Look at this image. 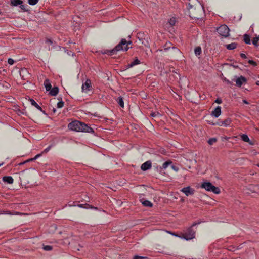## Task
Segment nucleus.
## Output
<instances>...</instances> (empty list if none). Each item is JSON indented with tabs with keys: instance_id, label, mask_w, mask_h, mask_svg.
<instances>
[{
	"instance_id": "obj_14",
	"label": "nucleus",
	"mask_w": 259,
	"mask_h": 259,
	"mask_svg": "<svg viewBox=\"0 0 259 259\" xmlns=\"http://www.w3.org/2000/svg\"><path fill=\"white\" fill-rule=\"evenodd\" d=\"M59 92V89L57 87H54L49 91V94L52 96L57 95Z\"/></svg>"
},
{
	"instance_id": "obj_29",
	"label": "nucleus",
	"mask_w": 259,
	"mask_h": 259,
	"mask_svg": "<svg viewBox=\"0 0 259 259\" xmlns=\"http://www.w3.org/2000/svg\"><path fill=\"white\" fill-rule=\"evenodd\" d=\"M117 102L122 108L124 107V102L123 98L121 97H119L117 98Z\"/></svg>"
},
{
	"instance_id": "obj_23",
	"label": "nucleus",
	"mask_w": 259,
	"mask_h": 259,
	"mask_svg": "<svg viewBox=\"0 0 259 259\" xmlns=\"http://www.w3.org/2000/svg\"><path fill=\"white\" fill-rule=\"evenodd\" d=\"M30 102L31 104L33 106H35L37 109H38V110H39L40 111L42 110L41 107L39 105H38L37 104V103L33 99H30Z\"/></svg>"
},
{
	"instance_id": "obj_26",
	"label": "nucleus",
	"mask_w": 259,
	"mask_h": 259,
	"mask_svg": "<svg viewBox=\"0 0 259 259\" xmlns=\"http://www.w3.org/2000/svg\"><path fill=\"white\" fill-rule=\"evenodd\" d=\"M171 54H179L180 53V51L179 49L175 47H172L171 48Z\"/></svg>"
},
{
	"instance_id": "obj_35",
	"label": "nucleus",
	"mask_w": 259,
	"mask_h": 259,
	"mask_svg": "<svg viewBox=\"0 0 259 259\" xmlns=\"http://www.w3.org/2000/svg\"><path fill=\"white\" fill-rule=\"evenodd\" d=\"M38 0H28V3L31 5H34L37 3Z\"/></svg>"
},
{
	"instance_id": "obj_34",
	"label": "nucleus",
	"mask_w": 259,
	"mask_h": 259,
	"mask_svg": "<svg viewBox=\"0 0 259 259\" xmlns=\"http://www.w3.org/2000/svg\"><path fill=\"white\" fill-rule=\"evenodd\" d=\"M171 43L170 42H167L164 45V50H168L171 47Z\"/></svg>"
},
{
	"instance_id": "obj_55",
	"label": "nucleus",
	"mask_w": 259,
	"mask_h": 259,
	"mask_svg": "<svg viewBox=\"0 0 259 259\" xmlns=\"http://www.w3.org/2000/svg\"><path fill=\"white\" fill-rule=\"evenodd\" d=\"M173 235H175L176 236H178L177 235H175L174 234H172Z\"/></svg>"
},
{
	"instance_id": "obj_25",
	"label": "nucleus",
	"mask_w": 259,
	"mask_h": 259,
	"mask_svg": "<svg viewBox=\"0 0 259 259\" xmlns=\"http://www.w3.org/2000/svg\"><path fill=\"white\" fill-rule=\"evenodd\" d=\"M11 3L12 5L17 6L19 5H21L22 1L21 0H12Z\"/></svg>"
},
{
	"instance_id": "obj_45",
	"label": "nucleus",
	"mask_w": 259,
	"mask_h": 259,
	"mask_svg": "<svg viewBox=\"0 0 259 259\" xmlns=\"http://www.w3.org/2000/svg\"><path fill=\"white\" fill-rule=\"evenodd\" d=\"M41 156V154H38L36 155L34 158H33V159L36 160L37 158H38V157H39Z\"/></svg>"
},
{
	"instance_id": "obj_51",
	"label": "nucleus",
	"mask_w": 259,
	"mask_h": 259,
	"mask_svg": "<svg viewBox=\"0 0 259 259\" xmlns=\"http://www.w3.org/2000/svg\"><path fill=\"white\" fill-rule=\"evenodd\" d=\"M256 84L257 85H259V81H257L256 82Z\"/></svg>"
},
{
	"instance_id": "obj_44",
	"label": "nucleus",
	"mask_w": 259,
	"mask_h": 259,
	"mask_svg": "<svg viewBox=\"0 0 259 259\" xmlns=\"http://www.w3.org/2000/svg\"><path fill=\"white\" fill-rule=\"evenodd\" d=\"M222 102V100L220 98H217L215 101V102L218 104H221Z\"/></svg>"
},
{
	"instance_id": "obj_43",
	"label": "nucleus",
	"mask_w": 259,
	"mask_h": 259,
	"mask_svg": "<svg viewBox=\"0 0 259 259\" xmlns=\"http://www.w3.org/2000/svg\"><path fill=\"white\" fill-rule=\"evenodd\" d=\"M34 160V159H33V158H31V159H29L26 161H25V162H24L23 163H21L20 164V165H22L26 162H30V161H33Z\"/></svg>"
},
{
	"instance_id": "obj_54",
	"label": "nucleus",
	"mask_w": 259,
	"mask_h": 259,
	"mask_svg": "<svg viewBox=\"0 0 259 259\" xmlns=\"http://www.w3.org/2000/svg\"><path fill=\"white\" fill-rule=\"evenodd\" d=\"M235 68H236L237 67L236 66H234V65H232Z\"/></svg>"
},
{
	"instance_id": "obj_56",
	"label": "nucleus",
	"mask_w": 259,
	"mask_h": 259,
	"mask_svg": "<svg viewBox=\"0 0 259 259\" xmlns=\"http://www.w3.org/2000/svg\"><path fill=\"white\" fill-rule=\"evenodd\" d=\"M69 206H72V205H71V204H69Z\"/></svg>"
},
{
	"instance_id": "obj_6",
	"label": "nucleus",
	"mask_w": 259,
	"mask_h": 259,
	"mask_svg": "<svg viewBox=\"0 0 259 259\" xmlns=\"http://www.w3.org/2000/svg\"><path fill=\"white\" fill-rule=\"evenodd\" d=\"M218 33L221 36L227 37L229 35L230 29L226 25H222L217 29Z\"/></svg>"
},
{
	"instance_id": "obj_41",
	"label": "nucleus",
	"mask_w": 259,
	"mask_h": 259,
	"mask_svg": "<svg viewBox=\"0 0 259 259\" xmlns=\"http://www.w3.org/2000/svg\"><path fill=\"white\" fill-rule=\"evenodd\" d=\"M248 62L250 64L252 65L253 66H256V63L255 62H254V61H253V60H249L248 61Z\"/></svg>"
},
{
	"instance_id": "obj_15",
	"label": "nucleus",
	"mask_w": 259,
	"mask_h": 259,
	"mask_svg": "<svg viewBox=\"0 0 259 259\" xmlns=\"http://www.w3.org/2000/svg\"><path fill=\"white\" fill-rule=\"evenodd\" d=\"M78 207H81V208H86V209H89V208H91V209H96V210H97L98 209V208L97 207H94L92 205H90L88 204H78L77 205Z\"/></svg>"
},
{
	"instance_id": "obj_49",
	"label": "nucleus",
	"mask_w": 259,
	"mask_h": 259,
	"mask_svg": "<svg viewBox=\"0 0 259 259\" xmlns=\"http://www.w3.org/2000/svg\"><path fill=\"white\" fill-rule=\"evenodd\" d=\"M20 8L22 9V10H24L25 9V6L24 5H21L20 6Z\"/></svg>"
},
{
	"instance_id": "obj_5",
	"label": "nucleus",
	"mask_w": 259,
	"mask_h": 259,
	"mask_svg": "<svg viewBox=\"0 0 259 259\" xmlns=\"http://www.w3.org/2000/svg\"><path fill=\"white\" fill-rule=\"evenodd\" d=\"M201 187L204 188L208 191H211L215 194H219L220 193V189L213 186L210 182H204L201 185Z\"/></svg>"
},
{
	"instance_id": "obj_33",
	"label": "nucleus",
	"mask_w": 259,
	"mask_h": 259,
	"mask_svg": "<svg viewBox=\"0 0 259 259\" xmlns=\"http://www.w3.org/2000/svg\"><path fill=\"white\" fill-rule=\"evenodd\" d=\"M43 249L46 251H50L52 249V246L50 245H43Z\"/></svg>"
},
{
	"instance_id": "obj_3",
	"label": "nucleus",
	"mask_w": 259,
	"mask_h": 259,
	"mask_svg": "<svg viewBox=\"0 0 259 259\" xmlns=\"http://www.w3.org/2000/svg\"><path fill=\"white\" fill-rule=\"evenodd\" d=\"M132 44L131 41H127L125 39H122L120 42L111 50H106L104 53L109 55L116 54L117 52L121 50L127 51L129 49L128 46Z\"/></svg>"
},
{
	"instance_id": "obj_48",
	"label": "nucleus",
	"mask_w": 259,
	"mask_h": 259,
	"mask_svg": "<svg viewBox=\"0 0 259 259\" xmlns=\"http://www.w3.org/2000/svg\"><path fill=\"white\" fill-rule=\"evenodd\" d=\"M145 41H146V43H144V45L145 46H148V39H145Z\"/></svg>"
},
{
	"instance_id": "obj_11",
	"label": "nucleus",
	"mask_w": 259,
	"mask_h": 259,
	"mask_svg": "<svg viewBox=\"0 0 259 259\" xmlns=\"http://www.w3.org/2000/svg\"><path fill=\"white\" fill-rule=\"evenodd\" d=\"M221 113V107L220 106L217 107L212 112L211 114L215 117H218Z\"/></svg>"
},
{
	"instance_id": "obj_50",
	"label": "nucleus",
	"mask_w": 259,
	"mask_h": 259,
	"mask_svg": "<svg viewBox=\"0 0 259 259\" xmlns=\"http://www.w3.org/2000/svg\"><path fill=\"white\" fill-rule=\"evenodd\" d=\"M243 102L244 103V104H248V102L245 100H243Z\"/></svg>"
},
{
	"instance_id": "obj_18",
	"label": "nucleus",
	"mask_w": 259,
	"mask_h": 259,
	"mask_svg": "<svg viewBox=\"0 0 259 259\" xmlns=\"http://www.w3.org/2000/svg\"><path fill=\"white\" fill-rule=\"evenodd\" d=\"M230 122H231V120L230 119L228 118V119H225L223 121L220 122V123H213V125L217 124V125H219L220 126L224 125L225 126H226L229 125Z\"/></svg>"
},
{
	"instance_id": "obj_2",
	"label": "nucleus",
	"mask_w": 259,
	"mask_h": 259,
	"mask_svg": "<svg viewBox=\"0 0 259 259\" xmlns=\"http://www.w3.org/2000/svg\"><path fill=\"white\" fill-rule=\"evenodd\" d=\"M68 127L70 130L76 132H94L93 130L87 124L77 120L69 123Z\"/></svg>"
},
{
	"instance_id": "obj_38",
	"label": "nucleus",
	"mask_w": 259,
	"mask_h": 259,
	"mask_svg": "<svg viewBox=\"0 0 259 259\" xmlns=\"http://www.w3.org/2000/svg\"><path fill=\"white\" fill-rule=\"evenodd\" d=\"M8 63L10 65H13L14 64V61L12 58H9L8 60Z\"/></svg>"
},
{
	"instance_id": "obj_1",
	"label": "nucleus",
	"mask_w": 259,
	"mask_h": 259,
	"mask_svg": "<svg viewBox=\"0 0 259 259\" xmlns=\"http://www.w3.org/2000/svg\"><path fill=\"white\" fill-rule=\"evenodd\" d=\"M188 10L192 18L199 19L204 15L203 7L198 0H189Z\"/></svg>"
},
{
	"instance_id": "obj_24",
	"label": "nucleus",
	"mask_w": 259,
	"mask_h": 259,
	"mask_svg": "<svg viewBox=\"0 0 259 259\" xmlns=\"http://www.w3.org/2000/svg\"><path fill=\"white\" fill-rule=\"evenodd\" d=\"M171 164L172 162L170 161H166L163 164L162 166L160 167V169H166L168 166L171 165Z\"/></svg>"
},
{
	"instance_id": "obj_8",
	"label": "nucleus",
	"mask_w": 259,
	"mask_h": 259,
	"mask_svg": "<svg viewBox=\"0 0 259 259\" xmlns=\"http://www.w3.org/2000/svg\"><path fill=\"white\" fill-rule=\"evenodd\" d=\"M91 88V81L89 80H87L82 85V90L83 92H87L88 91L90 90Z\"/></svg>"
},
{
	"instance_id": "obj_7",
	"label": "nucleus",
	"mask_w": 259,
	"mask_h": 259,
	"mask_svg": "<svg viewBox=\"0 0 259 259\" xmlns=\"http://www.w3.org/2000/svg\"><path fill=\"white\" fill-rule=\"evenodd\" d=\"M187 196L194 194L195 190L190 186L183 188L181 190Z\"/></svg>"
},
{
	"instance_id": "obj_22",
	"label": "nucleus",
	"mask_w": 259,
	"mask_h": 259,
	"mask_svg": "<svg viewBox=\"0 0 259 259\" xmlns=\"http://www.w3.org/2000/svg\"><path fill=\"white\" fill-rule=\"evenodd\" d=\"M150 116L153 117L155 120L158 119L161 116V114L158 112H153L150 113Z\"/></svg>"
},
{
	"instance_id": "obj_16",
	"label": "nucleus",
	"mask_w": 259,
	"mask_h": 259,
	"mask_svg": "<svg viewBox=\"0 0 259 259\" xmlns=\"http://www.w3.org/2000/svg\"><path fill=\"white\" fill-rule=\"evenodd\" d=\"M241 139L246 142H248L250 145H253V143L249 140L248 136L245 134H243L241 136Z\"/></svg>"
},
{
	"instance_id": "obj_21",
	"label": "nucleus",
	"mask_w": 259,
	"mask_h": 259,
	"mask_svg": "<svg viewBox=\"0 0 259 259\" xmlns=\"http://www.w3.org/2000/svg\"><path fill=\"white\" fill-rule=\"evenodd\" d=\"M225 47L228 50H233L236 48L237 44L233 42L230 44L226 45Z\"/></svg>"
},
{
	"instance_id": "obj_40",
	"label": "nucleus",
	"mask_w": 259,
	"mask_h": 259,
	"mask_svg": "<svg viewBox=\"0 0 259 259\" xmlns=\"http://www.w3.org/2000/svg\"><path fill=\"white\" fill-rule=\"evenodd\" d=\"M51 146H49L48 147H47V148H46L44 151L43 152H42V153H47L51 149Z\"/></svg>"
},
{
	"instance_id": "obj_37",
	"label": "nucleus",
	"mask_w": 259,
	"mask_h": 259,
	"mask_svg": "<svg viewBox=\"0 0 259 259\" xmlns=\"http://www.w3.org/2000/svg\"><path fill=\"white\" fill-rule=\"evenodd\" d=\"M64 105V102L62 101H59L57 103V108H62Z\"/></svg>"
},
{
	"instance_id": "obj_9",
	"label": "nucleus",
	"mask_w": 259,
	"mask_h": 259,
	"mask_svg": "<svg viewBox=\"0 0 259 259\" xmlns=\"http://www.w3.org/2000/svg\"><path fill=\"white\" fill-rule=\"evenodd\" d=\"M151 162L150 161H147L142 164L141 168L142 170L145 171L149 169L151 167Z\"/></svg>"
},
{
	"instance_id": "obj_42",
	"label": "nucleus",
	"mask_w": 259,
	"mask_h": 259,
	"mask_svg": "<svg viewBox=\"0 0 259 259\" xmlns=\"http://www.w3.org/2000/svg\"><path fill=\"white\" fill-rule=\"evenodd\" d=\"M46 43L49 44L50 45H52L53 42H52V40H51L50 39H47L46 40Z\"/></svg>"
},
{
	"instance_id": "obj_4",
	"label": "nucleus",
	"mask_w": 259,
	"mask_h": 259,
	"mask_svg": "<svg viewBox=\"0 0 259 259\" xmlns=\"http://www.w3.org/2000/svg\"><path fill=\"white\" fill-rule=\"evenodd\" d=\"M196 224V223H194L191 227L188 228L186 232L182 234L181 237L186 239V240H189L194 238L195 231L192 229V227L195 226Z\"/></svg>"
},
{
	"instance_id": "obj_30",
	"label": "nucleus",
	"mask_w": 259,
	"mask_h": 259,
	"mask_svg": "<svg viewBox=\"0 0 259 259\" xmlns=\"http://www.w3.org/2000/svg\"><path fill=\"white\" fill-rule=\"evenodd\" d=\"M258 41H259V35L258 36H256L253 38L252 44H253V45L257 47L258 46L257 42Z\"/></svg>"
},
{
	"instance_id": "obj_13",
	"label": "nucleus",
	"mask_w": 259,
	"mask_h": 259,
	"mask_svg": "<svg viewBox=\"0 0 259 259\" xmlns=\"http://www.w3.org/2000/svg\"><path fill=\"white\" fill-rule=\"evenodd\" d=\"M247 189L252 193H257L258 190V185H250L247 188Z\"/></svg>"
},
{
	"instance_id": "obj_17",
	"label": "nucleus",
	"mask_w": 259,
	"mask_h": 259,
	"mask_svg": "<svg viewBox=\"0 0 259 259\" xmlns=\"http://www.w3.org/2000/svg\"><path fill=\"white\" fill-rule=\"evenodd\" d=\"M4 182L7 183L8 184H11L13 183V179L11 176H5L3 178Z\"/></svg>"
},
{
	"instance_id": "obj_47",
	"label": "nucleus",
	"mask_w": 259,
	"mask_h": 259,
	"mask_svg": "<svg viewBox=\"0 0 259 259\" xmlns=\"http://www.w3.org/2000/svg\"><path fill=\"white\" fill-rule=\"evenodd\" d=\"M224 80L228 83V84H231V82L229 80H227L226 79V78H225L224 79Z\"/></svg>"
},
{
	"instance_id": "obj_10",
	"label": "nucleus",
	"mask_w": 259,
	"mask_h": 259,
	"mask_svg": "<svg viewBox=\"0 0 259 259\" xmlns=\"http://www.w3.org/2000/svg\"><path fill=\"white\" fill-rule=\"evenodd\" d=\"M235 81L236 85L241 87L243 83L246 81V79L244 77L241 76L240 77L237 78Z\"/></svg>"
},
{
	"instance_id": "obj_20",
	"label": "nucleus",
	"mask_w": 259,
	"mask_h": 259,
	"mask_svg": "<svg viewBox=\"0 0 259 259\" xmlns=\"http://www.w3.org/2000/svg\"><path fill=\"white\" fill-rule=\"evenodd\" d=\"M140 62V61L137 58H136L133 62L127 65V68H131L134 65L139 64Z\"/></svg>"
},
{
	"instance_id": "obj_57",
	"label": "nucleus",
	"mask_w": 259,
	"mask_h": 259,
	"mask_svg": "<svg viewBox=\"0 0 259 259\" xmlns=\"http://www.w3.org/2000/svg\"><path fill=\"white\" fill-rule=\"evenodd\" d=\"M257 166L259 167V164H257Z\"/></svg>"
},
{
	"instance_id": "obj_31",
	"label": "nucleus",
	"mask_w": 259,
	"mask_h": 259,
	"mask_svg": "<svg viewBox=\"0 0 259 259\" xmlns=\"http://www.w3.org/2000/svg\"><path fill=\"white\" fill-rule=\"evenodd\" d=\"M217 141L215 138H212L209 139L208 143L209 145H212Z\"/></svg>"
},
{
	"instance_id": "obj_53",
	"label": "nucleus",
	"mask_w": 259,
	"mask_h": 259,
	"mask_svg": "<svg viewBox=\"0 0 259 259\" xmlns=\"http://www.w3.org/2000/svg\"><path fill=\"white\" fill-rule=\"evenodd\" d=\"M142 42L143 44H144V43H146L145 39H144Z\"/></svg>"
},
{
	"instance_id": "obj_52",
	"label": "nucleus",
	"mask_w": 259,
	"mask_h": 259,
	"mask_svg": "<svg viewBox=\"0 0 259 259\" xmlns=\"http://www.w3.org/2000/svg\"><path fill=\"white\" fill-rule=\"evenodd\" d=\"M53 112H54V113H55V112L56 111V109L53 108Z\"/></svg>"
},
{
	"instance_id": "obj_12",
	"label": "nucleus",
	"mask_w": 259,
	"mask_h": 259,
	"mask_svg": "<svg viewBox=\"0 0 259 259\" xmlns=\"http://www.w3.org/2000/svg\"><path fill=\"white\" fill-rule=\"evenodd\" d=\"M140 201L145 207H151L153 206L152 203L148 200H145L144 198H140Z\"/></svg>"
},
{
	"instance_id": "obj_39",
	"label": "nucleus",
	"mask_w": 259,
	"mask_h": 259,
	"mask_svg": "<svg viewBox=\"0 0 259 259\" xmlns=\"http://www.w3.org/2000/svg\"><path fill=\"white\" fill-rule=\"evenodd\" d=\"M171 167L175 171H178L179 170V167L176 166H175V165H171Z\"/></svg>"
},
{
	"instance_id": "obj_32",
	"label": "nucleus",
	"mask_w": 259,
	"mask_h": 259,
	"mask_svg": "<svg viewBox=\"0 0 259 259\" xmlns=\"http://www.w3.org/2000/svg\"><path fill=\"white\" fill-rule=\"evenodd\" d=\"M176 22V20L175 18H171L168 21V23L171 26H174Z\"/></svg>"
},
{
	"instance_id": "obj_27",
	"label": "nucleus",
	"mask_w": 259,
	"mask_h": 259,
	"mask_svg": "<svg viewBox=\"0 0 259 259\" xmlns=\"http://www.w3.org/2000/svg\"><path fill=\"white\" fill-rule=\"evenodd\" d=\"M201 48L199 46L196 47L194 50L195 54L197 56L200 55L201 53Z\"/></svg>"
},
{
	"instance_id": "obj_36",
	"label": "nucleus",
	"mask_w": 259,
	"mask_h": 259,
	"mask_svg": "<svg viewBox=\"0 0 259 259\" xmlns=\"http://www.w3.org/2000/svg\"><path fill=\"white\" fill-rule=\"evenodd\" d=\"M133 259H148V258L146 256H139V255H135L133 256Z\"/></svg>"
},
{
	"instance_id": "obj_46",
	"label": "nucleus",
	"mask_w": 259,
	"mask_h": 259,
	"mask_svg": "<svg viewBox=\"0 0 259 259\" xmlns=\"http://www.w3.org/2000/svg\"><path fill=\"white\" fill-rule=\"evenodd\" d=\"M240 56L241 57H242V58H246V56L245 54H243V53H241L240 54Z\"/></svg>"
},
{
	"instance_id": "obj_19",
	"label": "nucleus",
	"mask_w": 259,
	"mask_h": 259,
	"mask_svg": "<svg viewBox=\"0 0 259 259\" xmlns=\"http://www.w3.org/2000/svg\"><path fill=\"white\" fill-rule=\"evenodd\" d=\"M44 85L47 91H50L52 89V85L49 79H47L45 80Z\"/></svg>"
},
{
	"instance_id": "obj_28",
	"label": "nucleus",
	"mask_w": 259,
	"mask_h": 259,
	"mask_svg": "<svg viewBox=\"0 0 259 259\" xmlns=\"http://www.w3.org/2000/svg\"><path fill=\"white\" fill-rule=\"evenodd\" d=\"M243 37H244L243 40L245 44H250V37L248 35L245 34V35H244Z\"/></svg>"
}]
</instances>
